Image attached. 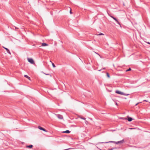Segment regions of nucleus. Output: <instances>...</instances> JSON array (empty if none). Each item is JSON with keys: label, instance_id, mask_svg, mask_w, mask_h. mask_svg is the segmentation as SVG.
Instances as JSON below:
<instances>
[{"label": "nucleus", "instance_id": "nucleus-1", "mask_svg": "<svg viewBox=\"0 0 150 150\" xmlns=\"http://www.w3.org/2000/svg\"><path fill=\"white\" fill-rule=\"evenodd\" d=\"M115 92L116 93L119 94H120V95H125V96H128L129 95L128 94H125L124 93L122 92L121 91H118V90L116 91Z\"/></svg>", "mask_w": 150, "mask_h": 150}, {"label": "nucleus", "instance_id": "nucleus-2", "mask_svg": "<svg viewBox=\"0 0 150 150\" xmlns=\"http://www.w3.org/2000/svg\"><path fill=\"white\" fill-rule=\"evenodd\" d=\"M28 62L32 64H34V62L33 59L32 58H28Z\"/></svg>", "mask_w": 150, "mask_h": 150}, {"label": "nucleus", "instance_id": "nucleus-3", "mask_svg": "<svg viewBox=\"0 0 150 150\" xmlns=\"http://www.w3.org/2000/svg\"><path fill=\"white\" fill-rule=\"evenodd\" d=\"M54 114L56 115L59 119H63V117L62 115L59 114Z\"/></svg>", "mask_w": 150, "mask_h": 150}, {"label": "nucleus", "instance_id": "nucleus-4", "mask_svg": "<svg viewBox=\"0 0 150 150\" xmlns=\"http://www.w3.org/2000/svg\"><path fill=\"white\" fill-rule=\"evenodd\" d=\"M110 16L113 19H114L116 21V22L117 23V24H118L119 25H120V23L118 22V21L115 18V17H114L112 16Z\"/></svg>", "mask_w": 150, "mask_h": 150}, {"label": "nucleus", "instance_id": "nucleus-5", "mask_svg": "<svg viewBox=\"0 0 150 150\" xmlns=\"http://www.w3.org/2000/svg\"><path fill=\"white\" fill-rule=\"evenodd\" d=\"M124 140H122L121 141H118V142H115V143L116 144H122L124 142Z\"/></svg>", "mask_w": 150, "mask_h": 150}, {"label": "nucleus", "instance_id": "nucleus-6", "mask_svg": "<svg viewBox=\"0 0 150 150\" xmlns=\"http://www.w3.org/2000/svg\"><path fill=\"white\" fill-rule=\"evenodd\" d=\"M38 128L40 130H43L44 131H45V132H47V130L41 127L40 126H38Z\"/></svg>", "mask_w": 150, "mask_h": 150}, {"label": "nucleus", "instance_id": "nucleus-7", "mask_svg": "<svg viewBox=\"0 0 150 150\" xmlns=\"http://www.w3.org/2000/svg\"><path fill=\"white\" fill-rule=\"evenodd\" d=\"M4 48L7 51V53H8L9 54H11V52H10V51L7 48H6V47H4Z\"/></svg>", "mask_w": 150, "mask_h": 150}, {"label": "nucleus", "instance_id": "nucleus-8", "mask_svg": "<svg viewBox=\"0 0 150 150\" xmlns=\"http://www.w3.org/2000/svg\"><path fill=\"white\" fill-rule=\"evenodd\" d=\"M48 45L46 43H42V46H46Z\"/></svg>", "mask_w": 150, "mask_h": 150}, {"label": "nucleus", "instance_id": "nucleus-9", "mask_svg": "<svg viewBox=\"0 0 150 150\" xmlns=\"http://www.w3.org/2000/svg\"><path fill=\"white\" fill-rule=\"evenodd\" d=\"M132 120V117H128V119H127L128 120L129 122L131 121Z\"/></svg>", "mask_w": 150, "mask_h": 150}, {"label": "nucleus", "instance_id": "nucleus-10", "mask_svg": "<svg viewBox=\"0 0 150 150\" xmlns=\"http://www.w3.org/2000/svg\"><path fill=\"white\" fill-rule=\"evenodd\" d=\"M33 147V146L32 145H30L27 146V147L28 148H32Z\"/></svg>", "mask_w": 150, "mask_h": 150}, {"label": "nucleus", "instance_id": "nucleus-11", "mask_svg": "<svg viewBox=\"0 0 150 150\" xmlns=\"http://www.w3.org/2000/svg\"><path fill=\"white\" fill-rule=\"evenodd\" d=\"M63 132L67 133H69L70 132V131L69 130H67Z\"/></svg>", "mask_w": 150, "mask_h": 150}, {"label": "nucleus", "instance_id": "nucleus-12", "mask_svg": "<svg viewBox=\"0 0 150 150\" xmlns=\"http://www.w3.org/2000/svg\"><path fill=\"white\" fill-rule=\"evenodd\" d=\"M115 141H109V142H101V143H109V142L115 143Z\"/></svg>", "mask_w": 150, "mask_h": 150}, {"label": "nucleus", "instance_id": "nucleus-13", "mask_svg": "<svg viewBox=\"0 0 150 150\" xmlns=\"http://www.w3.org/2000/svg\"><path fill=\"white\" fill-rule=\"evenodd\" d=\"M106 75L108 78H110V75L107 72L106 73Z\"/></svg>", "mask_w": 150, "mask_h": 150}, {"label": "nucleus", "instance_id": "nucleus-14", "mask_svg": "<svg viewBox=\"0 0 150 150\" xmlns=\"http://www.w3.org/2000/svg\"><path fill=\"white\" fill-rule=\"evenodd\" d=\"M97 35H104V34L102 33H100L99 34Z\"/></svg>", "mask_w": 150, "mask_h": 150}, {"label": "nucleus", "instance_id": "nucleus-15", "mask_svg": "<svg viewBox=\"0 0 150 150\" xmlns=\"http://www.w3.org/2000/svg\"><path fill=\"white\" fill-rule=\"evenodd\" d=\"M24 77L26 78H30V77H29L28 76H27V75H24Z\"/></svg>", "mask_w": 150, "mask_h": 150}, {"label": "nucleus", "instance_id": "nucleus-16", "mask_svg": "<svg viewBox=\"0 0 150 150\" xmlns=\"http://www.w3.org/2000/svg\"><path fill=\"white\" fill-rule=\"evenodd\" d=\"M131 69L130 68H129V69L127 70H126V71H131Z\"/></svg>", "mask_w": 150, "mask_h": 150}, {"label": "nucleus", "instance_id": "nucleus-17", "mask_svg": "<svg viewBox=\"0 0 150 150\" xmlns=\"http://www.w3.org/2000/svg\"><path fill=\"white\" fill-rule=\"evenodd\" d=\"M52 64L53 67H55V65L53 63H52Z\"/></svg>", "mask_w": 150, "mask_h": 150}, {"label": "nucleus", "instance_id": "nucleus-18", "mask_svg": "<svg viewBox=\"0 0 150 150\" xmlns=\"http://www.w3.org/2000/svg\"><path fill=\"white\" fill-rule=\"evenodd\" d=\"M114 149H115V148H111V149H109V150H114Z\"/></svg>", "mask_w": 150, "mask_h": 150}, {"label": "nucleus", "instance_id": "nucleus-19", "mask_svg": "<svg viewBox=\"0 0 150 150\" xmlns=\"http://www.w3.org/2000/svg\"><path fill=\"white\" fill-rule=\"evenodd\" d=\"M80 118L82 119H83L84 120H86V118H83V117H81Z\"/></svg>", "mask_w": 150, "mask_h": 150}, {"label": "nucleus", "instance_id": "nucleus-20", "mask_svg": "<svg viewBox=\"0 0 150 150\" xmlns=\"http://www.w3.org/2000/svg\"><path fill=\"white\" fill-rule=\"evenodd\" d=\"M42 72L43 73H44V74H45L46 75H50V74H45L43 72Z\"/></svg>", "mask_w": 150, "mask_h": 150}, {"label": "nucleus", "instance_id": "nucleus-21", "mask_svg": "<svg viewBox=\"0 0 150 150\" xmlns=\"http://www.w3.org/2000/svg\"><path fill=\"white\" fill-rule=\"evenodd\" d=\"M70 13L71 14L72 13L71 10L70 11Z\"/></svg>", "mask_w": 150, "mask_h": 150}, {"label": "nucleus", "instance_id": "nucleus-22", "mask_svg": "<svg viewBox=\"0 0 150 150\" xmlns=\"http://www.w3.org/2000/svg\"><path fill=\"white\" fill-rule=\"evenodd\" d=\"M96 53L97 54H98L99 55V56L101 57H101L98 54L96 53V52H94Z\"/></svg>", "mask_w": 150, "mask_h": 150}, {"label": "nucleus", "instance_id": "nucleus-23", "mask_svg": "<svg viewBox=\"0 0 150 150\" xmlns=\"http://www.w3.org/2000/svg\"><path fill=\"white\" fill-rule=\"evenodd\" d=\"M114 148H115V149H118V148H119L118 147V148H117V147H114Z\"/></svg>", "mask_w": 150, "mask_h": 150}, {"label": "nucleus", "instance_id": "nucleus-24", "mask_svg": "<svg viewBox=\"0 0 150 150\" xmlns=\"http://www.w3.org/2000/svg\"><path fill=\"white\" fill-rule=\"evenodd\" d=\"M28 78L29 80H30V78Z\"/></svg>", "mask_w": 150, "mask_h": 150}, {"label": "nucleus", "instance_id": "nucleus-25", "mask_svg": "<svg viewBox=\"0 0 150 150\" xmlns=\"http://www.w3.org/2000/svg\"><path fill=\"white\" fill-rule=\"evenodd\" d=\"M121 118L123 120H124L125 119L124 118H123V117H122Z\"/></svg>", "mask_w": 150, "mask_h": 150}, {"label": "nucleus", "instance_id": "nucleus-26", "mask_svg": "<svg viewBox=\"0 0 150 150\" xmlns=\"http://www.w3.org/2000/svg\"><path fill=\"white\" fill-rule=\"evenodd\" d=\"M139 103H137L136 105H135L136 106Z\"/></svg>", "mask_w": 150, "mask_h": 150}, {"label": "nucleus", "instance_id": "nucleus-27", "mask_svg": "<svg viewBox=\"0 0 150 150\" xmlns=\"http://www.w3.org/2000/svg\"><path fill=\"white\" fill-rule=\"evenodd\" d=\"M148 44L150 45V42H147Z\"/></svg>", "mask_w": 150, "mask_h": 150}, {"label": "nucleus", "instance_id": "nucleus-28", "mask_svg": "<svg viewBox=\"0 0 150 150\" xmlns=\"http://www.w3.org/2000/svg\"><path fill=\"white\" fill-rule=\"evenodd\" d=\"M87 122H88L87 121H86L85 123H86Z\"/></svg>", "mask_w": 150, "mask_h": 150}, {"label": "nucleus", "instance_id": "nucleus-29", "mask_svg": "<svg viewBox=\"0 0 150 150\" xmlns=\"http://www.w3.org/2000/svg\"><path fill=\"white\" fill-rule=\"evenodd\" d=\"M65 149V150H67L69 149Z\"/></svg>", "mask_w": 150, "mask_h": 150}, {"label": "nucleus", "instance_id": "nucleus-30", "mask_svg": "<svg viewBox=\"0 0 150 150\" xmlns=\"http://www.w3.org/2000/svg\"><path fill=\"white\" fill-rule=\"evenodd\" d=\"M133 129V128H130V129Z\"/></svg>", "mask_w": 150, "mask_h": 150}, {"label": "nucleus", "instance_id": "nucleus-31", "mask_svg": "<svg viewBox=\"0 0 150 150\" xmlns=\"http://www.w3.org/2000/svg\"><path fill=\"white\" fill-rule=\"evenodd\" d=\"M116 105H117V103H116Z\"/></svg>", "mask_w": 150, "mask_h": 150}, {"label": "nucleus", "instance_id": "nucleus-32", "mask_svg": "<svg viewBox=\"0 0 150 150\" xmlns=\"http://www.w3.org/2000/svg\"><path fill=\"white\" fill-rule=\"evenodd\" d=\"M144 101H147L146 100H144Z\"/></svg>", "mask_w": 150, "mask_h": 150}]
</instances>
